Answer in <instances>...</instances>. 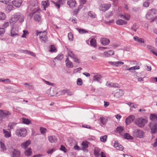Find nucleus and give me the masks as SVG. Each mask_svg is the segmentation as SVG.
Listing matches in <instances>:
<instances>
[{
    "label": "nucleus",
    "mask_w": 157,
    "mask_h": 157,
    "mask_svg": "<svg viewBox=\"0 0 157 157\" xmlns=\"http://www.w3.org/2000/svg\"><path fill=\"white\" fill-rule=\"evenodd\" d=\"M24 17L23 15L20 13H17L13 16L10 20V22H16L19 20V21L21 22L24 21Z\"/></svg>",
    "instance_id": "nucleus-1"
},
{
    "label": "nucleus",
    "mask_w": 157,
    "mask_h": 157,
    "mask_svg": "<svg viewBox=\"0 0 157 157\" xmlns=\"http://www.w3.org/2000/svg\"><path fill=\"white\" fill-rule=\"evenodd\" d=\"M147 122V120L146 118L140 117L136 119L135 123L138 127L142 128L144 127Z\"/></svg>",
    "instance_id": "nucleus-2"
},
{
    "label": "nucleus",
    "mask_w": 157,
    "mask_h": 157,
    "mask_svg": "<svg viewBox=\"0 0 157 157\" xmlns=\"http://www.w3.org/2000/svg\"><path fill=\"white\" fill-rule=\"evenodd\" d=\"M40 10V9L38 8L33 9L32 10V12L30 14L31 17H32L33 15L36 14L34 17V19L37 22H40L41 21V18L39 12Z\"/></svg>",
    "instance_id": "nucleus-3"
},
{
    "label": "nucleus",
    "mask_w": 157,
    "mask_h": 157,
    "mask_svg": "<svg viewBox=\"0 0 157 157\" xmlns=\"http://www.w3.org/2000/svg\"><path fill=\"white\" fill-rule=\"evenodd\" d=\"M36 35L38 36L39 35L40 36V40L42 42H45L47 40L48 37L47 36V32L46 31L39 32L38 30L36 31Z\"/></svg>",
    "instance_id": "nucleus-4"
},
{
    "label": "nucleus",
    "mask_w": 157,
    "mask_h": 157,
    "mask_svg": "<svg viewBox=\"0 0 157 157\" xmlns=\"http://www.w3.org/2000/svg\"><path fill=\"white\" fill-rule=\"evenodd\" d=\"M16 135L18 137H25L27 134V131L25 128H20L17 129L15 132Z\"/></svg>",
    "instance_id": "nucleus-5"
},
{
    "label": "nucleus",
    "mask_w": 157,
    "mask_h": 157,
    "mask_svg": "<svg viewBox=\"0 0 157 157\" xmlns=\"http://www.w3.org/2000/svg\"><path fill=\"white\" fill-rule=\"evenodd\" d=\"M132 134L135 137L142 138L144 137V133L142 130L139 129H136L133 132Z\"/></svg>",
    "instance_id": "nucleus-6"
},
{
    "label": "nucleus",
    "mask_w": 157,
    "mask_h": 157,
    "mask_svg": "<svg viewBox=\"0 0 157 157\" xmlns=\"http://www.w3.org/2000/svg\"><path fill=\"white\" fill-rule=\"evenodd\" d=\"M157 13V11L155 9L149 10L146 15V17L148 20L153 18Z\"/></svg>",
    "instance_id": "nucleus-7"
},
{
    "label": "nucleus",
    "mask_w": 157,
    "mask_h": 157,
    "mask_svg": "<svg viewBox=\"0 0 157 157\" xmlns=\"http://www.w3.org/2000/svg\"><path fill=\"white\" fill-rule=\"evenodd\" d=\"M10 151L11 157H20L21 151L18 149L11 148L10 149Z\"/></svg>",
    "instance_id": "nucleus-8"
},
{
    "label": "nucleus",
    "mask_w": 157,
    "mask_h": 157,
    "mask_svg": "<svg viewBox=\"0 0 157 157\" xmlns=\"http://www.w3.org/2000/svg\"><path fill=\"white\" fill-rule=\"evenodd\" d=\"M11 115V113L6 110H0V118L2 119L8 118Z\"/></svg>",
    "instance_id": "nucleus-9"
},
{
    "label": "nucleus",
    "mask_w": 157,
    "mask_h": 157,
    "mask_svg": "<svg viewBox=\"0 0 157 157\" xmlns=\"http://www.w3.org/2000/svg\"><path fill=\"white\" fill-rule=\"evenodd\" d=\"M149 127L152 133L155 134L157 132V123L151 122L149 124Z\"/></svg>",
    "instance_id": "nucleus-10"
},
{
    "label": "nucleus",
    "mask_w": 157,
    "mask_h": 157,
    "mask_svg": "<svg viewBox=\"0 0 157 157\" xmlns=\"http://www.w3.org/2000/svg\"><path fill=\"white\" fill-rule=\"evenodd\" d=\"M111 6V4H101L99 6V9L100 10L105 12L108 10Z\"/></svg>",
    "instance_id": "nucleus-11"
},
{
    "label": "nucleus",
    "mask_w": 157,
    "mask_h": 157,
    "mask_svg": "<svg viewBox=\"0 0 157 157\" xmlns=\"http://www.w3.org/2000/svg\"><path fill=\"white\" fill-rule=\"evenodd\" d=\"M124 94V91L121 90H117L114 95V96L116 98H119L122 96Z\"/></svg>",
    "instance_id": "nucleus-12"
},
{
    "label": "nucleus",
    "mask_w": 157,
    "mask_h": 157,
    "mask_svg": "<svg viewBox=\"0 0 157 157\" xmlns=\"http://www.w3.org/2000/svg\"><path fill=\"white\" fill-rule=\"evenodd\" d=\"M135 117L133 115H130L128 117H127L125 120V123L126 124H129L131 123L132 122L134 119Z\"/></svg>",
    "instance_id": "nucleus-13"
},
{
    "label": "nucleus",
    "mask_w": 157,
    "mask_h": 157,
    "mask_svg": "<svg viewBox=\"0 0 157 157\" xmlns=\"http://www.w3.org/2000/svg\"><path fill=\"white\" fill-rule=\"evenodd\" d=\"M31 140H29L21 143V147L24 149H26L30 144Z\"/></svg>",
    "instance_id": "nucleus-14"
},
{
    "label": "nucleus",
    "mask_w": 157,
    "mask_h": 157,
    "mask_svg": "<svg viewBox=\"0 0 157 157\" xmlns=\"http://www.w3.org/2000/svg\"><path fill=\"white\" fill-rule=\"evenodd\" d=\"M114 146L116 149L122 151L124 149L123 147L118 143L117 141H115Z\"/></svg>",
    "instance_id": "nucleus-15"
},
{
    "label": "nucleus",
    "mask_w": 157,
    "mask_h": 157,
    "mask_svg": "<svg viewBox=\"0 0 157 157\" xmlns=\"http://www.w3.org/2000/svg\"><path fill=\"white\" fill-rule=\"evenodd\" d=\"M67 4L70 7L73 8L76 6V2L75 0H68Z\"/></svg>",
    "instance_id": "nucleus-16"
},
{
    "label": "nucleus",
    "mask_w": 157,
    "mask_h": 157,
    "mask_svg": "<svg viewBox=\"0 0 157 157\" xmlns=\"http://www.w3.org/2000/svg\"><path fill=\"white\" fill-rule=\"evenodd\" d=\"M66 67L68 68H71L73 67L72 63L71 61L67 57L65 61Z\"/></svg>",
    "instance_id": "nucleus-17"
},
{
    "label": "nucleus",
    "mask_w": 157,
    "mask_h": 157,
    "mask_svg": "<svg viewBox=\"0 0 157 157\" xmlns=\"http://www.w3.org/2000/svg\"><path fill=\"white\" fill-rule=\"evenodd\" d=\"M22 0H14L12 1V3L13 5L16 7H19L22 3Z\"/></svg>",
    "instance_id": "nucleus-18"
},
{
    "label": "nucleus",
    "mask_w": 157,
    "mask_h": 157,
    "mask_svg": "<svg viewBox=\"0 0 157 157\" xmlns=\"http://www.w3.org/2000/svg\"><path fill=\"white\" fill-rule=\"evenodd\" d=\"M101 43L104 45H108L110 42L109 39L105 38H103L101 39Z\"/></svg>",
    "instance_id": "nucleus-19"
},
{
    "label": "nucleus",
    "mask_w": 157,
    "mask_h": 157,
    "mask_svg": "<svg viewBox=\"0 0 157 157\" xmlns=\"http://www.w3.org/2000/svg\"><path fill=\"white\" fill-rule=\"evenodd\" d=\"M119 16L120 17L127 21L129 20L131 18L130 15L128 14H120Z\"/></svg>",
    "instance_id": "nucleus-20"
},
{
    "label": "nucleus",
    "mask_w": 157,
    "mask_h": 157,
    "mask_svg": "<svg viewBox=\"0 0 157 157\" xmlns=\"http://www.w3.org/2000/svg\"><path fill=\"white\" fill-rule=\"evenodd\" d=\"M82 150L85 151H88L86 148L88 147V143L86 142L83 141L82 143Z\"/></svg>",
    "instance_id": "nucleus-21"
},
{
    "label": "nucleus",
    "mask_w": 157,
    "mask_h": 157,
    "mask_svg": "<svg viewBox=\"0 0 157 157\" xmlns=\"http://www.w3.org/2000/svg\"><path fill=\"white\" fill-rule=\"evenodd\" d=\"M116 23L117 25H123L127 24V22L121 19H119L116 21Z\"/></svg>",
    "instance_id": "nucleus-22"
},
{
    "label": "nucleus",
    "mask_w": 157,
    "mask_h": 157,
    "mask_svg": "<svg viewBox=\"0 0 157 157\" xmlns=\"http://www.w3.org/2000/svg\"><path fill=\"white\" fill-rule=\"evenodd\" d=\"M49 141L51 143H56L57 140L56 137L55 136H50L48 137Z\"/></svg>",
    "instance_id": "nucleus-23"
},
{
    "label": "nucleus",
    "mask_w": 157,
    "mask_h": 157,
    "mask_svg": "<svg viewBox=\"0 0 157 157\" xmlns=\"http://www.w3.org/2000/svg\"><path fill=\"white\" fill-rule=\"evenodd\" d=\"M17 29H16V28L15 29L13 28L11 30V36H15L18 35V30L17 29Z\"/></svg>",
    "instance_id": "nucleus-24"
},
{
    "label": "nucleus",
    "mask_w": 157,
    "mask_h": 157,
    "mask_svg": "<svg viewBox=\"0 0 157 157\" xmlns=\"http://www.w3.org/2000/svg\"><path fill=\"white\" fill-rule=\"evenodd\" d=\"M3 132L4 134V136L6 138H9L11 137V132L9 130L7 131L5 129H3Z\"/></svg>",
    "instance_id": "nucleus-25"
},
{
    "label": "nucleus",
    "mask_w": 157,
    "mask_h": 157,
    "mask_svg": "<svg viewBox=\"0 0 157 157\" xmlns=\"http://www.w3.org/2000/svg\"><path fill=\"white\" fill-rule=\"evenodd\" d=\"M25 155L27 156H29L31 155L32 154V152L31 148L29 147L25 150Z\"/></svg>",
    "instance_id": "nucleus-26"
},
{
    "label": "nucleus",
    "mask_w": 157,
    "mask_h": 157,
    "mask_svg": "<svg viewBox=\"0 0 157 157\" xmlns=\"http://www.w3.org/2000/svg\"><path fill=\"white\" fill-rule=\"evenodd\" d=\"M37 5V2L36 0H32L30 2V5L28 7V9L31 10V6H36Z\"/></svg>",
    "instance_id": "nucleus-27"
},
{
    "label": "nucleus",
    "mask_w": 157,
    "mask_h": 157,
    "mask_svg": "<svg viewBox=\"0 0 157 157\" xmlns=\"http://www.w3.org/2000/svg\"><path fill=\"white\" fill-rule=\"evenodd\" d=\"M25 87L28 88L30 90L34 89V86L31 83H25L24 84Z\"/></svg>",
    "instance_id": "nucleus-28"
},
{
    "label": "nucleus",
    "mask_w": 157,
    "mask_h": 157,
    "mask_svg": "<svg viewBox=\"0 0 157 157\" xmlns=\"http://www.w3.org/2000/svg\"><path fill=\"white\" fill-rule=\"evenodd\" d=\"M67 51L68 55L72 59H73L74 57L75 58V57L76 55L73 52L68 49L67 50Z\"/></svg>",
    "instance_id": "nucleus-29"
},
{
    "label": "nucleus",
    "mask_w": 157,
    "mask_h": 157,
    "mask_svg": "<svg viewBox=\"0 0 157 157\" xmlns=\"http://www.w3.org/2000/svg\"><path fill=\"white\" fill-rule=\"evenodd\" d=\"M102 76L101 75L97 74L93 76V79L94 81L99 82Z\"/></svg>",
    "instance_id": "nucleus-30"
},
{
    "label": "nucleus",
    "mask_w": 157,
    "mask_h": 157,
    "mask_svg": "<svg viewBox=\"0 0 157 157\" xmlns=\"http://www.w3.org/2000/svg\"><path fill=\"white\" fill-rule=\"evenodd\" d=\"M133 39L135 41L139 43H144V41L143 39H142V38H139L138 37L136 36H134Z\"/></svg>",
    "instance_id": "nucleus-31"
},
{
    "label": "nucleus",
    "mask_w": 157,
    "mask_h": 157,
    "mask_svg": "<svg viewBox=\"0 0 157 157\" xmlns=\"http://www.w3.org/2000/svg\"><path fill=\"white\" fill-rule=\"evenodd\" d=\"M150 119L153 121H157V115L156 114H151L150 116Z\"/></svg>",
    "instance_id": "nucleus-32"
},
{
    "label": "nucleus",
    "mask_w": 157,
    "mask_h": 157,
    "mask_svg": "<svg viewBox=\"0 0 157 157\" xmlns=\"http://www.w3.org/2000/svg\"><path fill=\"white\" fill-rule=\"evenodd\" d=\"M16 123H15L14 122L9 123L8 125V129L10 130L11 129L13 128V127L16 125Z\"/></svg>",
    "instance_id": "nucleus-33"
},
{
    "label": "nucleus",
    "mask_w": 157,
    "mask_h": 157,
    "mask_svg": "<svg viewBox=\"0 0 157 157\" xmlns=\"http://www.w3.org/2000/svg\"><path fill=\"white\" fill-rule=\"evenodd\" d=\"M124 137L125 139L128 140H132L133 138L128 133H125L124 135Z\"/></svg>",
    "instance_id": "nucleus-34"
},
{
    "label": "nucleus",
    "mask_w": 157,
    "mask_h": 157,
    "mask_svg": "<svg viewBox=\"0 0 157 157\" xmlns=\"http://www.w3.org/2000/svg\"><path fill=\"white\" fill-rule=\"evenodd\" d=\"M90 44L92 46L94 47H96V41L95 39H92L90 40Z\"/></svg>",
    "instance_id": "nucleus-35"
},
{
    "label": "nucleus",
    "mask_w": 157,
    "mask_h": 157,
    "mask_svg": "<svg viewBox=\"0 0 157 157\" xmlns=\"http://www.w3.org/2000/svg\"><path fill=\"white\" fill-rule=\"evenodd\" d=\"M56 149L55 148H52L51 149H48L46 152L48 154L51 155L56 151Z\"/></svg>",
    "instance_id": "nucleus-36"
},
{
    "label": "nucleus",
    "mask_w": 157,
    "mask_h": 157,
    "mask_svg": "<svg viewBox=\"0 0 157 157\" xmlns=\"http://www.w3.org/2000/svg\"><path fill=\"white\" fill-rule=\"evenodd\" d=\"M10 3H8L7 5V6L6 7V10H8L9 12L10 11L13 9V6L12 5H9V4Z\"/></svg>",
    "instance_id": "nucleus-37"
},
{
    "label": "nucleus",
    "mask_w": 157,
    "mask_h": 157,
    "mask_svg": "<svg viewBox=\"0 0 157 157\" xmlns=\"http://www.w3.org/2000/svg\"><path fill=\"white\" fill-rule=\"evenodd\" d=\"M99 120H100V122L102 125H104L106 123V120L103 117H101Z\"/></svg>",
    "instance_id": "nucleus-38"
},
{
    "label": "nucleus",
    "mask_w": 157,
    "mask_h": 157,
    "mask_svg": "<svg viewBox=\"0 0 157 157\" xmlns=\"http://www.w3.org/2000/svg\"><path fill=\"white\" fill-rule=\"evenodd\" d=\"M6 18L5 14L2 12H0V20H4Z\"/></svg>",
    "instance_id": "nucleus-39"
},
{
    "label": "nucleus",
    "mask_w": 157,
    "mask_h": 157,
    "mask_svg": "<svg viewBox=\"0 0 157 157\" xmlns=\"http://www.w3.org/2000/svg\"><path fill=\"white\" fill-rule=\"evenodd\" d=\"M88 15L90 17L93 18H95L96 16L95 13L94 12L91 11L89 12Z\"/></svg>",
    "instance_id": "nucleus-40"
},
{
    "label": "nucleus",
    "mask_w": 157,
    "mask_h": 157,
    "mask_svg": "<svg viewBox=\"0 0 157 157\" xmlns=\"http://www.w3.org/2000/svg\"><path fill=\"white\" fill-rule=\"evenodd\" d=\"M42 5L43 6L44 10H45V8L48 7L49 4L48 2L43 1L42 2Z\"/></svg>",
    "instance_id": "nucleus-41"
},
{
    "label": "nucleus",
    "mask_w": 157,
    "mask_h": 157,
    "mask_svg": "<svg viewBox=\"0 0 157 157\" xmlns=\"http://www.w3.org/2000/svg\"><path fill=\"white\" fill-rule=\"evenodd\" d=\"M138 28V26L136 24H134L131 27L132 30L134 32H136Z\"/></svg>",
    "instance_id": "nucleus-42"
},
{
    "label": "nucleus",
    "mask_w": 157,
    "mask_h": 157,
    "mask_svg": "<svg viewBox=\"0 0 157 157\" xmlns=\"http://www.w3.org/2000/svg\"><path fill=\"white\" fill-rule=\"evenodd\" d=\"M107 136L106 135L104 136H103L100 137V140L101 141L103 142H105L106 141Z\"/></svg>",
    "instance_id": "nucleus-43"
},
{
    "label": "nucleus",
    "mask_w": 157,
    "mask_h": 157,
    "mask_svg": "<svg viewBox=\"0 0 157 157\" xmlns=\"http://www.w3.org/2000/svg\"><path fill=\"white\" fill-rule=\"evenodd\" d=\"M116 130L120 134L124 130V128L123 127H120L117 128Z\"/></svg>",
    "instance_id": "nucleus-44"
},
{
    "label": "nucleus",
    "mask_w": 157,
    "mask_h": 157,
    "mask_svg": "<svg viewBox=\"0 0 157 157\" xmlns=\"http://www.w3.org/2000/svg\"><path fill=\"white\" fill-rule=\"evenodd\" d=\"M22 122L27 124H29L30 123V121L29 120L26 119H23Z\"/></svg>",
    "instance_id": "nucleus-45"
},
{
    "label": "nucleus",
    "mask_w": 157,
    "mask_h": 157,
    "mask_svg": "<svg viewBox=\"0 0 157 157\" xmlns=\"http://www.w3.org/2000/svg\"><path fill=\"white\" fill-rule=\"evenodd\" d=\"M61 0H59L56 2H54V4L55 6L57 7L58 9H59L60 8L59 3L61 2Z\"/></svg>",
    "instance_id": "nucleus-46"
},
{
    "label": "nucleus",
    "mask_w": 157,
    "mask_h": 157,
    "mask_svg": "<svg viewBox=\"0 0 157 157\" xmlns=\"http://www.w3.org/2000/svg\"><path fill=\"white\" fill-rule=\"evenodd\" d=\"M77 84L78 85L81 86L82 84V79L80 78H78L77 81Z\"/></svg>",
    "instance_id": "nucleus-47"
},
{
    "label": "nucleus",
    "mask_w": 157,
    "mask_h": 157,
    "mask_svg": "<svg viewBox=\"0 0 157 157\" xmlns=\"http://www.w3.org/2000/svg\"><path fill=\"white\" fill-rule=\"evenodd\" d=\"M40 130L41 133L43 134H44L45 133L47 129L46 128L41 127L40 128Z\"/></svg>",
    "instance_id": "nucleus-48"
},
{
    "label": "nucleus",
    "mask_w": 157,
    "mask_h": 157,
    "mask_svg": "<svg viewBox=\"0 0 157 157\" xmlns=\"http://www.w3.org/2000/svg\"><path fill=\"white\" fill-rule=\"evenodd\" d=\"M59 149L60 150L63 151L64 153H66L67 152V149H66L65 147L63 145H61Z\"/></svg>",
    "instance_id": "nucleus-49"
},
{
    "label": "nucleus",
    "mask_w": 157,
    "mask_h": 157,
    "mask_svg": "<svg viewBox=\"0 0 157 157\" xmlns=\"http://www.w3.org/2000/svg\"><path fill=\"white\" fill-rule=\"evenodd\" d=\"M124 63L123 62L121 61H117L115 63V66L118 67L121 65H122L124 64Z\"/></svg>",
    "instance_id": "nucleus-50"
},
{
    "label": "nucleus",
    "mask_w": 157,
    "mask_h": 157,
    "mask_svg": "<svg viewBox=\"0 0 157 157\" xmlns=\"http://www.w3.org/2000/svg\"><path fill=\"white\" fill-rule=\"evenodd\" d=\"M76 29L81 34H83L88 32L87 31L83 29H79L78 28H77Z\"/></svg>",
    "instance_id": "nucleus-51"
},
{
    "label": "nucleus",
    "mask_w": 157,
    "mask_h": 157,
    "mask_svg": "<svg viewBox=\"0 0 157 157\" xmlns=\"http://www.w3.org/2000/svg\"><path fill=\"white\" fill-rule=\"evenodd\" d=\"M99 149L97 148H95L94 151V153L95 155L98 156L99 154Z\"/></svg>",
    "instance_id": "nucleus-52"
},
{
    "label": "nucleus",
    "mask_w": 157,
    "mask_h": 157,
    "mask_svg": "<svg viewBox=\"0 0 157 157\" xmlns=\"http://www.w3.org/2000/svg\"><path fill=\"white\" fill-rule=\"evenodd\" d=\"M5 33V30L4 28H0V36H2Z\"/></svg>",
    "instance_id": "nucleus-53"
},
{
    "label": "nucleus",
    "mask_w": 157,
    "mask_h": 157,
    "mask_svg": "<svg viewBox=\"0 0 157 157\" xmlns=\"http://www.w3.org/2000/svg\"><path fill=\"white\" fill-rule=\"evenodd\" d=\"M73 61L77 63H80V60L77 57L76 55L73 59Z\"/></svg>",
    "instance_id": "nucleus-54"
},
{
    "label": "nucleus",
    "mask_w": 157,
    "mask_h": 157,
    "mask_svg": "<svg viewBox=\"0 0 157 157\" xmlns=\"http://www.w3.org/2000/svg\"><path fill=\"white\" fill-rule=\"evenodd\" d=\"M0 2L6 4H8V3H11V1L9 0H0Z\"/></svg>",
    "instance_id": "nucleus-55"
},
{
    "label": "nucleus",
    "mask_w": 157,
    "mask_h": 157,
    "mask_svg": "<svg viewBox=\"0 0 157 157\" xmlns=\"http://www.w3.org/2000/svg\"><path fill=\"white\" fill-rule=\"evenodd\" d=\"M63 58V56L62 54L59 55L57 56L56 59L59 60H61Z\"/></svg>",
    "instance_id": "nucleus-56"
},
{
    "label": "nucleus",
    "mask_w": 157,
    "mask_h": 157,
    "mask_svg": "<svg viewBox=\"0 0 157 157\" xmlns=\"http://www.w3.org/2000/svg\"><path fill=\"white\" fill-rule=\"evenodd\" d=\"M9 25V23L8 22H6L4 23L3 25L2 26V28H4V29L5 28H6Z\"/></svg>",
    "instance_id": "nucleus-57"
},
{
    "label": "nucleus",
    "mask_w": 157,
    "mask_h": 157,
    "mask_svg": "<svg viewBox=\"0 0 157 157\" xmlns=\"http://www.w3.org/2000/svg\"><path fill=\"white\" fill-rule=\"evenodd\" d=\"M0 145L1 147L3 148V151L6 150V147L5 145L4 144L1 142H0Z\"/></svg>",
    "instance_id": "nucleus-58"
},
{
    "label": "nucleus",
    "mask_w": 157,
    "mask_h": 157,
    "mask_svg": "<svg viewBox=\"0 0 157 157\" xmlns=\"http://www.w3.org/2000/svg\"><path fill=\"white\" fill-rule=\"evenodd\" d=\"M50 51L51 52H56V51L54 45H52L51 47Z\"/></svg>",
    "instance_id": "nucleus-59"
},
{
    "label": "nucleus",
    "mask_w": 157,
    "mask_h": 157,
    "mask_svg": "<svg viewBox=\"0 0 157 157\" xmlns=\"http://www.w3.org/2000/svg\"><path fill=\"white\" fill-rule=\"evenodd\" d=\"M68 37L69 40H72L73 39V36L71 33H69L68 34Z\"/></svg>",
    "instance_id": "nucleus-60"
},
{
    "label": "nucleus",
    "mask_w": 157,
    "mask_h": 157,
    "mask_svg": "<svg viewBox=\"0 0 157 157\" xmlns=\"http://www.w3.org/2000/svg\"><path fill=\"white\" fill-rule=\"evenodd\" d=\"M149 6V4L146 1L144 2L143 4V6L144 7H147Z\"/></svg>",
    "instance_id": "nucleus-61"
},
{
    "label": "nucleus",
    "mask_w": 157,
    "mask_h": 157,
    "mask_svg": "<svg viewBox=\"0 0 157 157\" xmlns=\"http://www.w3.org/2000/svg\"><path fill=\"white\" fill-rule=\"evenodd\" d=\"M27 54L30 55L31 56H33L34 57L36 56V55L34 53H33V52H32L30 51H28Z\"/></svg>",
    "instance_id": "nucleus-62"
},
{
    "label": "nucleus",
    "mask_w": 157,
    "mask_h": 157,
    "mask_svg": "<svg viewBox=\"0 0 157 157\" xmlns=\"http://www.w3.org/2000/svg\"><path fill=\"white\" fill-rule=\"evenodd\" d=\"M104 55L105 57H108L110 56L109 54V51L106 52H104Z\"/></svg>",
    "instance_id": "nucleus-63"
},
{
    "label": "nucleus",
    "mask_w": 157,
    "mask_h": 157,
    "mask_svg": "<svg viewBox=\"0 0 157 157\" xmlns=\"http://www.w3.org/2000/svg\"><path fill=\"white\" fill-rule=\"evenodd\" d=\"M153 146L154 147L157 146V138L155 139V141L153 144Z\"/></svg>",
    "instance_id": "nucleus-64"
}]
</instances>
